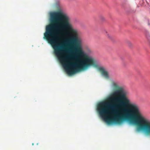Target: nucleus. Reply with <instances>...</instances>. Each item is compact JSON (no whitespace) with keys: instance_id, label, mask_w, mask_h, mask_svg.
Masks as SVG:
<instances>
[{"instance_id":"1","label":"nucleus","mask_w":150,"mask_h":150,"mask_svg":"<svg viewBox=\"0 0 150 150\" xmlns=\"http://www.w3.org/2000/svg\"><path fill=\"white\" fill-rule=\"evenodd\" d=\"M111 84L113 89L117 90L109 96L110 102L103 101L98 104L97 109L101 117L109 124L128 121L137 126V130L150 135V120L144 116L137 104L130 103L126 90L117 82L112 81Z\"/></svg>"},{"instance_id":"2","label":"nucleus","mask_w":150,"mask_h":150,"mask_svg":"<svg viewBox=\"0 0 150 150\" xmlns=\"http://www.w3.org/2000/svg\"><path fill=\"white\" fill-rule=\"evenodd\" d=\"M50 16V24L46 27L44 39L47 40L54 49L55 45L61 44L57 42L58 35L60 34L66 35L65 30L68 31L72 35L68 40L69 46H72V43L81 38L79 36L78 30L74 28L70 17L62 10L51 13Z\"/></svg>"},{"instance_id":"3","label":"nucleus","mask_w":150,"mask_h":150,"mask_svg":"<svg viewBox=\"0 0 150 150\" xmlns=\"http://www.w3.org/2000/svg\"><path fill=\"white\" fill-rule=\"evenodd\" d=\"M73 49L74 54L71 56L68 54L69 48L65 44L62 43L54 47L55 54L65 67L68 74H73L79 70H86L91 66H96L94 58L84 52L82 46Z\"/></svg>"},{"instance_id":"4","label":"nucleus","mask_w":150,"mask_h":150,"mask_svg":"<svg viewBox=\"0 0 150 150\" xmlns=\"http://www.w3.org/2000/svg\"><path fill=\"white\" fill-rule=\"evenodd\" d=\"M98 70L100 71L102 75L106 79L109 78V74L108 71H106L103 67H99L98 68Z\"/></svg>"},{"instance_id":"5","label":"nucleus","mask_w":150,"mask_h":150,"mask_svg":"<svg viewBox=\"0 0 150 150\" xmlns=\"http://www.w3.org/2000/svg\"><path fill=\"white\" fill-rule=\"evenodd\" d=\"M72 46H69L68 45H67V46L69 49L70 47L73 49L76 47H79L82 46V44H72Z\"/></svg>"},{"instance_id":"6","label":"nucleus","mask_w":150,"mask_h":150,"mask_svg":"<svg viewBox=\"0 0 150 150\" xmlns=\"http://www.w3.org/2000/svg\"><path fill=\"white\" fill-rule=\"evenodd\" d=\"M82 40L81 38H80L72 43V44H82Z\"/></svg>"},{"instance_id":"7","label":"nucleus","mask_w":150,"mask_h":150,"mask_svg":"<svg viewBox=\"0 0 150 150\" xmlns=\"http://www.w3.org/2000/svg\"><path fill=\"white\" fill-rule=\"evenodd\" d=\"M104 33L105 35L107 36L109 38H111V36L108 33L107 31L105 30L104 32Z\"/></svg>"},{"instance_id":"8","label":"nucleus","mask_w":150,"mask_h":150,"mask_svg":"<svg viewBox=\"0 0 150 150\" xmlns=\"http://www.w3.org/2000/svg\"><path fill=\"white\" fill-rule=\"evenodd\" d=\"M86 50L87 53H91L92 52V50L89 47H87L86 49Z\"/></svg>"},{"instance_id":"9","label":"nucleus","mask_w":150,"mask_h":150,"mask_svg":"<svg viewBox=\"0 0 150 150\" xmlns=\"http://www.w3.org/2000/svg\"><path fill=\"white\" fill-rule=\"evenodd\" d=\"M128 45H129V46H131L132 45V44L130 42H128Z\"/></svg>"},{"instance_id":"10","label":"nucleus","mask_w":150,"mask_h":150,"mask_svg":"<svg viewBox=\"0 0 150 150\" xmlns=\"http://www.w3.org/2000/svg\"><path fill=\"white\" fill-rule=\"evenodd\" d=\"M148 25H149L150 24H149V21H148Z\"/></svg>"},{"instance_id":"11","label":"nucleus","mask_w":150,"mask_h":150,"mask_svg":"<svg viewBox=\"0 0 150 150\" xmlns=\"http://www.w3.org/2000/svg\"><path fill=\"white\" fill-rule=\"evenodd\" d=\"M102 18H103V19H104V17H102Z\"/></svg>"}]
</instances>
